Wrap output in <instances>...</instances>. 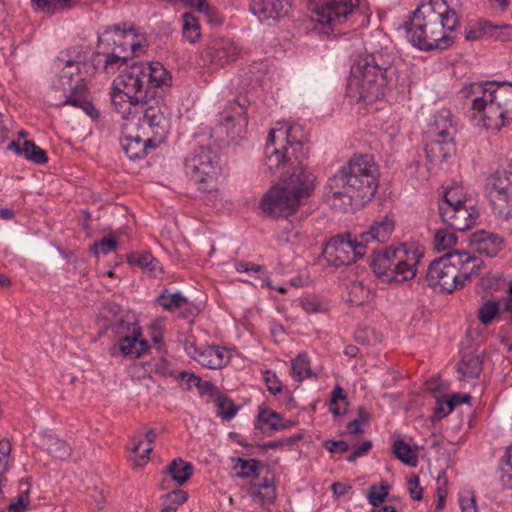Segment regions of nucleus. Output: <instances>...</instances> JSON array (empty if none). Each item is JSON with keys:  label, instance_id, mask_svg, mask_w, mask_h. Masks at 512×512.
I'll use <instances>...</instances> for the list:
<instances>
[{"label": "nucleus", "instance_id": "obj_49", "mask_svg": "<svg viewBox=\"0 0 512 512\" xmlns=\"http://www.w3.org/2000/svg\"><path fill=\"white\" fill-rule=\"evenodd\" d=\"M117 241L113 237H104L90 246V252L99 257L100 254H108L117 248Z\"/></svg>", "mask_w": 512, "mask_h": 512}, {"label": "nucleus", "instance_id": "obj_22", "mask_svg": "<svg viewBox=\"0 0 512 512\" xmlns=\"http://www.w3.org/2000/svg\"><path fill=\"white\" fill-rule=\"evenodd\" d=\"M452 261L458 269V278L460 287L464 285L466 280L478 276L483 261L481 258L470 255L465 251L452 252Z\"/></svg>", "mask_w": 512, "mask_h": 512}, {"label": "nucleus", "instance_id": "obj_14", "mask_svg": "<svg viewBox=\"0 0 512 512\" xmlns=\"http://www.w3.org/2000/svg\"><path fill=\"white\" fill-rule=\"evenodd\" d=\"M426 280L430 287L439 288L441 292L451 293L460 287L458 269L452 261V252L431 262Z\"/></svg>", "mask_w": 512, "mask_h": 512}, {"label": "nucleus", "instance_id": "obj_37", "mask_svg": "<svg viewBox=\"0 0 512 512\" xmlns=\"http://www.w3.org/2000/svg\"><path fill=\"white\" fill-rule=\"evenodd\" d=\"M281 232L279 240L284 243L297 244L301 240V229L292 221L284 218L281 220Z\"/></svg>", "mask_w": 512, "mask_h": 512}, {"label": "nucleus", "instance_id": "obj_7", "mask_svg": "<svg viewBox=\"0 0 512 512\" xmlns=\"http://www.w3.org/2000/svg\"><path fill=\"white\" fill-rule=\"evenodd\" d=\"M421 254L406 244L397 248L373 250L370 267L376 277L385 283H401L413 279Z\"/></svg>", "mask_w": 512, "mask_h": 512}, {"label": "nucleus", "instance_id": "obj_35", "mask_svg": "<svg viewBox=\"0 0 512 512\" xmlns=\"http://www.w3.org/2000/svg\"><path fill=\"white\" fill-rule=\"evenodd\" d=\"M182 21V34L184 38L190 43H196L201 37L199 20L191 13H184Z\"/></svg>", "mask_w": 512, "mask_h": 512}, {"label": "nucleus", "instance_id": "obj_13", "mask_svg": "<svg viewBox=\"0 0 512 512\" xmlns=\"http://www.w3.org/2000/svg\"><path fill=\"white\" fill-rule=\"evenodd\" d=\"M364 253L360 241L352 239L350 234L331 238L323 249V256L335 267L350 265Z\"/></svg>", "mask_w": 512, "mask_h": 512}, {"label": "nucleus", "instance_id": "obj_4", "mask_svg": "<svg viewBox=\"0 0 512 512\" xmlns=\"http://www.w3.org/2000/svg\"><path fill=\"white\" fill-rule=\"evenodd\" d=\"M458 96L479 113L487 129L499 131L512 120V83L473 82L465 85Z\"/></svg>", "mask_w": 512, "mask_h": 512}, {"label": "nucleus", "instance_id": "obj_32", "mask_svg": "<svg viewBox=\"0 0 512 512\" xmlns=\"http://www.w3.org/2000/svg\"><path fill=\"white\" fill-rule=\"evenodd\" d=\"M457 367L463 377L477 378L482 371V359L473 353L464 354Z\"/></svg>", "mask_w": 512, "mask_h": 512}, {"label": "nucleus", "instance_id": "obj_6", "mask_svg": "<svg viewBox=\"0 0 512 512\" xmlns=\"http://www.w3.org/2000/svg\"><path fill=\"white\" fill-rule=\"evenodd\" d=\"M281 176L282 187H272L260 202L264 213L271 216H287L296 212L303 200L310 197L315 188V175L306 165L289 167Z\"/></svg>", "mask_w": 512, "mask_h": 512}, {"label": "nucleus", "instance_id": "obj_57", "mask_svg": "<svg viewBox=\"0 0 512 512\" xmlns=\"http://www.w3.org/2000/svg\"><path fill=\"white\" fill-rule=\"evenodd\" d=\"M143 272L148 274L150 277L157 278L163 274V269L160 262L152 256L151 263L149 262V264H147V268H145Z\"/></svg>", "mask_w": 512, "mask_h": 512}, {"label": "nucleus", "instance_id": "obj_26", "mask_svg": "<svg viewBox=\"0 0 512 512\" xmlns=\"http://www.w3.org/2000/svg\"><path fill=\"white\" fill-rule=\"evenodd\" d=\"M7 149L37 165L48 162L47 153L31 140H24L22 144L12 141L8 144Z\"/></svg>", "mask_w": 512, "mask_h": 512}, {"label": "nucleus", "instance_id": "obj_3", "mask_svg": "<svg viewBox=\"0 0 512 512\" xmlns=\"http://www.w3.org/2000/svg\"><path fill=\"white\" fill-rule=\"evenodd\" d=\"M377 175V166L370 155H354L328 179L326 196L334 206L339 202L343 210L365 203L377 191Z\"/></svg>", "mask_w": 512, "mask_h": 512}, {"label": "nucleus", "instance_id": "obj_40", "mask_svg": "<svg viewBox=\"0 0 512 512\" xmlns=\"http://www.w3.org/2000/svg\"><path fill=\"white\" fill-rule=\"evenodd\" d=\"M280 415L269 409H261L258 414V422L256 424L257 429H263L262 424L269 425V430H279L286 428V425L280 424Z\"/></svg>", "mask_w": 512, "mask_h": 512}, {"label": "nucleus", "instance_id": "obj_1", "mask_svg": "<svg viewBox=\"0 0 512 512\" xmlns=\"http://www.w3.org/2000/svg\"><path fill=\"white\" fill-rule=\"evenodd\" d=\"M171 76L160 62H135L114 80L111 103L122 118L129 121L130 112L148 97L158 98L171 86Z\"/></svg>", "mask_w": 512, "mask_h": 512}, {"label": "nucleus", "instance_id": "obj_58", "mask_svg": "<svg viewBox=\"0 0 512 512\" xmlns=\"http://www.w3.org/2000/svg\"><path fill=\"white\" fill-rule=\"evenodd\" d=\"M372 447V442L365 440L359 447H357L347 458L349 462L355 461L358 457L366 454Z\"/></svg>", "mask_w": 512, "mask_h": 512}, {"label": "nucleus", "instance_id": "obj_31", "mask_svg": "<svg viewBox=\"0 0 512 512\" xmlns=\"http://www.w3.org/2000/svg\"><path fill=\"white\" fill-rule=\"evenodd\" d=\"M43 447L54 458L66 460L71 455V447L64 440H61L52 435L43 438Z\"/></svg>", "mask_w": 512, "mask_h": 512}, {"label": "nucleus", "instance_id": "obj_11", "mask_svg": "<svg viewBox=\"0 0 512 512\" xmlns=\"http://www.w3.org/2000/svg\"><path fill=\"white\" fill-rule=\"evenodd\" d=\"M485 195L498 215L512 218V166L497 170L486 179Z\"/></svg>", "mask_w": 512, "mask_h": 512}, {"label": "nucleus", "instance_id": "obj_55", "mask_svg": "<svg viewBox=\"0 0 512 512\" xmlns=\"http://www.w3.org/2000/svg\"><path fill=\"white\" fill-rule=\"evenodd\" d=\"M408 490L412 499L420 501L422 499L423 489L420 486L419 477L414 475L408 480Z\"/></svg>", "mask_w": 512, "mask_h": 512}, {"label": "nucleus", "instance_id": "obj_30", "mask_svg": "<svg viewBox=\"0 0 512 512\" xmlns=\"http://www.w3.org/2000/svg\"><path fill=\"white\" fill-rule=\"evenodd\" d=\"M453 125L451 121V115L449 110H441L434 119V123L431 126L429 134L431 137L438 138H453Z\"/></svg>", "mask_w": 512, "mask_h": 512}, {"label": "nucleus", "instance_id": "obj_61", "mask_svg": "<svg viewBox=\"0 0 512 512\" xmlns=\"http://www.w3.org/2000/svg\"><path fill=\"white\" fill-rule=\"evenodd\" d=\"M462 512H477L476 500L474 496L460 499Z\"/></svg>", "mask_w": 512, "mask_h": 512}, {"label": "nucleus", "instance_id": "obj_43", "mask_svg": "<svg viewBox=\"0 0 512 512\" xmlns=\"http://www.w3.org/2000/svg\"><path fill=\"white\" fill-rule=\"evenodd\" d=\"M193 359L204 367L210 369L220 368V361L217 359V347L212 346L201 350L198 352V355H193Z\"/></svg>", "mask_w": 512, "mask_h": 512}, {"label": "nucleus", "instance_id": "obj_59", "mask_svg": "<svg viewBox=\"0 0 512 512\" xmlns=\"http://www.w3.org/2000/svg\"><path fill=\"white\" fill-rule=\"evenodd\" d=\"M301 306L307 313H317L321 310L320 303L315 298H303L301 300Z\"/></svg>", "mask_w": 512, "mask_h": 512}, {"label": "nucleus", "instance_id": "obj_2", "mask_svg": "<svg viewBox=\"0 0 512 512\" xmlns=\"http://www.w3.org/2000/svg\"><path fill=\"white\" fill-rule=\"evenodd\" d=\"M459 0L422 2L405 23L407 38L420 50L446 49L453 43L451 32L459 24Z\"/></svg>", "mask_w": 512, "mask_h": 512}, {"label": "nucleus", "instance_id": "obj_28", "mask_svg": "<svg viewBox=\"0 0 512 512\" xmlns=\"http://www.w3.org/2000/svg\"><path fill=\"white\" fill-rule=\"evenodd\" d=\"M100 56L104 57L102 68H103L104 72H106V73H115L118 69H120L128 61V59H126V56L121 55V50L120 51H113L112 49L103 50L101 52L95 53L93 56L92 63L95 68H98V66L102 62L101 59H99Z\"/></svg>", "mask_w": 512, "mask_h": 512}, {"label": "nucleus", "instance_id": "obj_9", "mask_svg": "<svg viewBox=\"0 0 512 512\" xmlns=\"http://www.w3.org/2000/svg\"><path fill=\"white\" fill-rule=\"evenodd\" d=\"M163 94L158 98L148 97L130 112L125 129L136 128L143 136H149L161 143L169 130L167 108L163 104Z\"/></svg>", "mask_w": 512, "mask_h": 512}, {"label": "nucleus", "instance_id": "obj_21", "mask_svg": "<svg viewBox=\"0 0 512 512\" xmlns=\"http://www.w3.org/2000/svg\"><path fill=\"white\" fill-rule=\"evenodd\" d=\"M220 124L227 128V134L240 135L248 120L243 104L234 100L220 113Z\"/></svg>", "mask_w": 512, "mask_h": 512}, {"label": "nucleus", "instance_id": "obj_54", "mask_svg": "<svg viewBox=\"0 0 512 512\" xmlns=\"http://www.w3.org/2000/svg\"><path fill=\"white\" fill-rule=\"evenodd\" d=\"M188 495L184 490H173L170 493H167L163 496L162 499H165L166 502L174 505L176 508L181 506L187 501Z\"/></svg>", "mask_w": 512, "mask_h": 512}, {"label": "nucleus", "instance_id": "obj_41", "mask_svg": "<svg viewBox=\"0 0 512 512\" xmlns=\"http://www.w3.org/2000/svg\"><path fill=\"white\" fill-rule=\"evenodd\" d=\"M483 30L486 35L500 41H507L512 38V26L509 24L494 25L485 21L483 22Z\"/></svg>", "mask_w": 512, "mask_h": 512}, {"label": "nucleus", "instance_id": "obj_46", "mask_svg": "<svg viewBox=\"0 0 512 512\" xmlns=\"http://www.w3.org/2000/svg\"><path fill=\"white\" fill-rule=\"evenodd\" d=\"M388 494L389 487L387 484L383 482L380 485L373 484L368 490L367 499L370 505L377 507L384 502Z\"/></svg>", "mask_w": 512, "mask_h": 512}, {"label": "nucleus", "instance_id": "obj_51", "mask_svg": "<svg viewBox=\"0 0 512 512\" xmlns=\"http://www.w3.org/2000/svg\"><path fill=\"white\" fill-rule=\"evenodd\" d=\"M500 308L497 302L487 301L478 310L479 320L483 324L489 323L498 313Z\"/></svg>", "mask_w": 512, "mask_h": 512}, {"label": "nucleus", "instance_id": "obj_36", "mask_svg": "<svg viewBox=\"0 0 512 512\" xmlns=\"http://www.w3.org/2000/svg\"><path fill=\"white\" fill-rule=\"evenodd\" d=\"M291 368V375L298 382L305 380L312 374L310 361L305 353H300L291 361Z\"/></svg>", "mask_w": 512, "mask_h": 512}, {"label": "nucleus", "instance_id": "obj_52", "mask_svg": "<svg viewBox=\"0 0 512 512\" xmlns=\"http://www.w3.org/2000/svg\"><path fill=\"white\" fill-rule=\"evenodd\" d=\"M127 261L130 265L138 266L142 271L147 268L149 261H152V254L150 252L132 253L128 256Z\"/></svg>", "mask_w": 512, "mask_h": 512}, {"label": "nucleus", "instance_id": "obj_29", "mask_svg": "<svg viewBox=\"0 0 512 512\" xmlns=\"http://www.w3.org/2000/svg\"><path fill=\"white\" fill-rule=\"evenodd\" d=\"M141 332L123 335L119 339V349L125 356L139 357L148 348L145 340H140Z\"/></svg>", "mask_w": 512, "mask_h": 512}, {"label": "nucleus", "instance_id": "obj_24", "mask_svg": "<svg viewBox=\"0 0 512 512\" xmlns=\"http://www.w3.org/2000/svg\"><path fill=\"white\" fill-rule=\"evenodd\" d=\"M455 152L453 138L432 137L426 144V157L431 163H444Z\"/></svg>", "mask_w": 512, "mask_h": 512}, {"label": "nucleus", "instance_id": "obj_60", "mask_svg": "<svg viewBox=\"0 0 512 512\" xmlns=\"http://www.w3.org/2000/svg\"><path fill=\"white\" fill-rule=\"evenodd\" d=\"M178 377L182 380L186 381V385L188 389H191L193 386L197 387L201 382V378L196 376L193 373H188L186 371H182L178 374Z\"/></svg>", "mask_w": 512, "mask_h": 512}, {"label": "nucleus", "instance_id": "obj_23", "mask_svg": "<svg viewBox=\"0 0 512 512\" xmlns=\"http://www.w3.org/2000/svg\"><path fill=\"white\" fill-rule=\"evenodd\" d=\"M275 135L276 129H271L268 135L265 149V165L272 173L285 166H289V161H292V157L289 154V149H278L274 146Z\"/></svg>", "mask_w": 512, "mask_h": 512}, {"label": "nucleus", "instance_id": "obj_16", "mask_svg": "<svg viewBox=\"0 0 512 512\" xmlns=\"http://www.w3.org/2000/svg\"><path fill=\"white\" fill-rule=\"evenodd\" d=\"M240 47L229 38H214L203 49L200 59L204 65L223 66L235 61L240 55Z\"/></svg>", "mask_w": 512, "mask_h": 512}, {"label": "nucleus", "instance_id": "obj_17", "mask_svg": "<svg viewBox=\"0 0 512 512\" xmlns=\"http://www.w3.org/2000/svg\"><path fill=\"white\" fill-rule=\"evenodd\" d=\"M279 136L285 138L287 145L282 149H289L292 161H289V167L305 165L304 161L308 158L309 148L305 145V134L300 125L282 126L276 129Z\"/></svg>", "mask_w": 512, "mask_h": 512}, {"label": "nucleus", "instance_id": "obj_62", "mask_svg": "<svg viewBox=\"0 0 512 512\" xmlns=\"http://www.w3.org/2000/svg\"><path fill=\"white\" fill-rule=\"evenodd\" d=\"M326 447L330 452H346L349 449V445L347 442L343 440L339 441H328L326 442Z\"/></svg>", "mask_w": 512, "mask_h": 512}, {"label": "nucleus", "instance_id": "obj_5", "mask_svg": "<svg viewBox=\"0 0 512 512\" xmlns=\"http://www.w3.org/2000/svg\"><path fill=\"white\" fill-rule=\"evenodd\" d=\"M398 57L387 48L359 55L351 65L349 85L356 86L365 101L380 99L397 81Z\"/></svg>", "mask_w": 512, "mask_h": 512}, {"label": "nucleus", "instance_id": "obj_63", "mask_svg": "<svg viewBox=\"0 0 512 512\" xmlns=\"http://www.w3.org/2000/svg\"><path fill=\"white\" fill-rule=\"evenodd\" d=\"M197 388L201 393L209 394L211 396L216 395L218 392L217 388L210 381L207 380H201Z\"/></svg>", "mask_w": 512, "mask_h": 512}, {"label": "nucleus", "instance_id": "obj_50", "mask_svg": "<svg viewBox=\"0 0 512 512\" xmlns=\"http://www.w3.org/2000/svg\"><path fill=\"white\" fill-rule=\"evenodd\" d=\"M110 329L113 333L119 336L121 339L123 335L134 334L141 332L140 328L136 323L128 322L123 319H118L110 325Z\"/></svg>", "mask_w": 512, "mask_h": 512}, {"label": "nucleus", "instance_id": "obj_27", "mask_svg": "<svg viewBox=\"0 0 512 512\" xmlns=\"http://www.w3.org/2000/svg\"><path fill=\"white\" fill-rule=\"evenodd\" d=\"M158 302L168 311H173L176 308L185 309L186 312L183 313L184 318L193 316L198 312L197 308L191 306L189 301L180 292L169 293L168 290H165L158 297Z\"/></svg>", "mask_w": 512, "mask_h": 512}, {"label": "nucleus", "instance_id": "obj_8", "mask_svg": "<svg viewBox=\"0 0 512 512\" xmlns=\"http://www.w3.org/2000/svg\"><path fill=\"white\" fill-rule=\"evenodd\" d=\"M86 64L80 60H67L57 81L53 83L55 92H63V99L53 103L55 106L71 105L80 108L92 118L98 117V112L87 99V85L81 75V68Z\"/></svg>", "mask_w": 512, "mask_h": 512}, {"label": "nucleus", "instance_id": "obj_45", "mask_svg": "<svg viewBox=\"0 0 512 512\" xmlns=\"http://www.w3.org/2000/svg\"><path fill=\"white\" fill-rule=\"evenodd\" d=\"M500 481L504 488L512 489V445L507 448L506 459L500 466Z\"/></svg>", "mask_w": 512, "mask_h": 512}, {"label": "nucleus", "instance_id": "obj_12", "mask_svg": "<svg viewBox=\"0 0 512 512\" xmlns=\"http://www.w3.org/2000/svg\"><path fill=\"white\" fill-rule=\"evenodd\" d=\"M442 221L455 231H466L476 222L477 213L474 207H467L465 201L454 197L453 191H447L439 203Z\"/></svg>", "mask_w": 512, "mask_h": 512}, {"label": "nucleus", "instance_id": "obj_47", "mask_svg": "<svg viewBox=\"0 0 512 512\" xmlns=\"http://www.w3.org/2000/svg\"><path fill=\"white\" fill-rule=\"evenodd\" d=\"M457 242V237L454 233H450L444 229L436 231L434 236V245L438 251L450 249Z\"/></svg>", "mask_w": 512, "mask_h": 512}, {"label": "nucleus", "instance_id": "obj_56", "mask_svg": "<svg viewBox=\"0 0 512 512\" xmlns=\"http://www.w3.org/2000/svg\"><path fill=\"white\" fill-rule=\"evenodd\" d=\"M135 34L132 33V31L127 35V37L125 38V40L120 43L119 46H115V47H112L111 49L113 51H120L121 50V55H124L126 56V59H129L130 58V46H134L135 45Z\"/></svg>", "mask_w": 512, "mask_h": 512}, {"label": "nucleus", "instance_id": "obj_64", "mask_svg": "<svg viewBox=\"0 0 512 512\" xmlns=\"http://www.w3.org/2000/svg\"><path fill=\"white\" fill-rule=\"evenodd\" d=\"M235 268L238 272H248V271H254L258 272L261 269V266L251 264L244 261H238L235 263Z\"/></svg>", "mask_w": 512, "mask_h": 512}, {"label": "nucleus", "instance_id": "obj_48", "mask_svg": "<svg viewBox=\"0 0 512 512\" xmlns=\"http://www.w3.org/2000/svg\"><path fill=\"white\" fill-rule=\"evenodd\" d=\"M217 408V415L222 417L224 420L232 419L238 411V408L233 401L225 396H219L217 398Z\"/></svg>", "mask_w": 512, "mask_h": 512}, {"label": "nucleus", "instance_id": "obj_10", "mask_svg": "<svg viewBox=\"0 0 512 512\" xmlns=\"http://www.w3.org/2000/svg\"><path fill=\"white\" fill-rule=\"evenodd\" d=\"M186 175L199 186V190L212 189L220 171V158L217 150L209 146L195 147L184 161Z\"/></svg>", "mask_w": 512, "mask_h": 512}, {"label": "nucleus", "instance_id": "obj_42", "mask_svg": "<svg viewBox=\"0 0 512 512\" xmlns=\"http://www.w3.org/2000/svg\"><path fill=\"white\" fill-rule=\"evenodd\" d=\"M260 462L256 459L238 458L233 469L236 471L235 476L238 478H248L256 475Z\"/></svg>", "mask_w": 512, "mask_h": 512}, {"label": "nucleus", "instance_id": "obj_39", "mask_svg": "<svg viewBox=\"0 0 512 512\" xmlns=\"http://www.w3.org/2000/svg\"><path fill=\"white\" fill-rule=\"evenodd\" d=\"M347 397L345 391L340 386H335L331 392V401L329 410L334 416H340L346 411Z\"/></svg>", "mask_w": 512, "mask_h": 512}, {"label": "nucleus", "instance_id": "obj_44", "mask_svg": "<svg viewBox=\"0 0 512 512\" xmlns=\"http://www.w3.org/2000/svg\"><path fill=\"white\" fill-rule=\"evenodd\" d=\"M130 32L131 30L121 29L115 25L111 30L105 31L102 37H99V42L100 44L106 42L108 46L112 45V47L119 46Z\"/></svg>", "mask_w": 512, "mask_h": 512}, {"label": "nucleus", "instance_id": "obj_33", "mask_svg": "<svg viewBox=\"0 0 512 512\" xmlns=\"http://www.w3.org/2000/svg\"><path fill=\"white\" fill-rule=\"evenodd\" d=\"M193 470V465L181 458L174 459L167 467V472L179 485H183L190 479Z\"/></svg>", "mask_w": 512, "mask_h": 512}, {"label": "nucleus", "instance_id": "obj_15", "mask_svg": "<svg viewBox=\"0 0 512 512\" xmlns=\"http://www.w3.org/2000/svg\"><path fill=\"white\" fill-rule=\"evenodd\" d=\"M308 9L316 14L320 23H342L359 5V0H307Z\"/></svg>", "mask_w": 512, "mask_h": 512}, {"label": "nucleus", "instance_id": "obj_34", "mask_svg": "<svg viewBox=\"0 0 512 512\" xmlns=\"http://www.w3.org/2000/svg\"><path fill=\"white\" fill-rule=\"evenodd\" d=\"M392 452L394 456L406 465L416 467L418 464L417 455L412 451L409 443L403 439L394 441Z\"/></svg>", "mask_w": 512, "mask_h": 512}, {"label": "nucleus", "instance_id": "obj_25", "mask_svg": "<svg viewBox=\"0 0 512 512\" xmlns=\"http://www.w3.org/2000/svg\"><path fill=\"white\" fill-rule=\"evenodd\" d=\"M471 243L477 253L494 257L502 249L503 240L497 234L481 230L472 234Z\"/></svg>", "mask_w": 512, "mask_h": 512}, {"label": "nucleus", "instance_id": "obj_53", "mask_svg": "<svg viewBox=\"0 0 512 512\" xmlns=\"http://www.w3.org/2000/svg\"><path fill=\"white\" fill-rule=\"evenodd\" d=\"M264 380L268 390L273 395H276L282 391V383L274 372L266 371L264 374Z\"/></svg>", "mask_w": 512, "mask_h": 512}, {"label": "nucleus", "instance_id": "obj_20", "mask_svg": "<svg viewBox=\"0 0 512 512\" xmlns=\"http://www.w3.org/2000/svg\"><path fill=\"white\" fill-rule=\"evenodd\" d=\"M394 219L388 215L375 220L368 230L359 234L363 249L371 243H384L389 240L394 230Z\"/></svg>", "mask_w": 512, "mask_h": 512}, {"label": "nucleus", "instance_id": "obj_18", "mask_svg": "<svg viewBox=\"0 0 512 512\" xmlns=\"http://www.w3.org/2000/svg\"><path fill=\"white\" fill-rule=\"evenodd\" d=\"M291 6V0H253L250 10L260 22L273 25L288 16Z\"/></svg>", "mask_w": 512, "mask_h": 512}, {"label": "nucleus", "instance_id": "obj_19", "mask_svg": "<svg viewBox=\"0 0 512 512\" xmlns=\"http://www.w3.org/2000/svg\"><path fill=\"white\" fill-rule=\"evenodd\" d=\"M129 130L124 128L120 143L123 151L132 161L143 158L149 149H154L159 144V141L152 137L143 136L138 131L136 135H132Z\"/></svg>", "mask_w": 512, "mask_h": 512}, {"label": "nucleus", "instance_id": "obj_38", "mask_svg": "<svg viewBox=\"0 0 512 512\" xmlns=\"http://www.w3.org/2000/svg\"><path fill=\"white\" fill-rule=\"evenodd\" d=\"M19 486L21 488L19 495L8 507V510L13 512H23L27 510L29 505L30 483L28 482V479H22L19 482Z\"/></svg>", "mask_w": 512, "mask_h": 512}]
</instances>
